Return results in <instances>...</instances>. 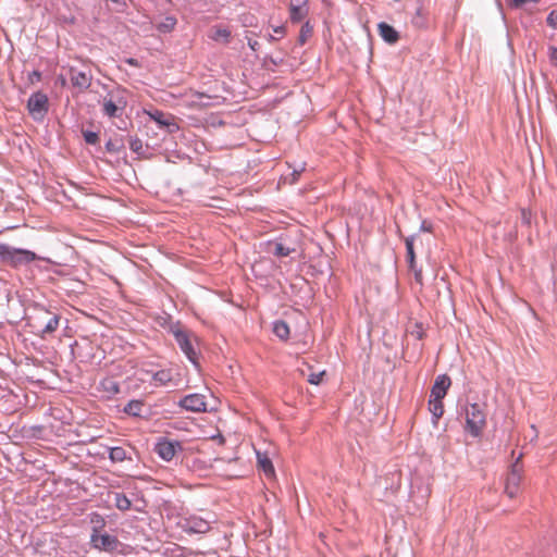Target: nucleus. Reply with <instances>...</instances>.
<instances>
[{
  "mask_svg": "<svg viewBox=\"0 0 557 557\" xmlns=\"http://www.w3.org/2000/svg\"><path fill=\"white\" fill-rule=\"evenodd\" d=\"M144 407H145V404L143 400L132 399L125 405L123 412H125L126 414H128L131 417L140 418V417H143Z\"/></svg>",
  "mask_w": 557,
  "mask_h": 557,
  "instance_id": "nucleus-22",
  "label": "nucleus"
},
{
  "mask_svg": "<svg viewBox=\"0 0 557 557\" xmlns=\"http://www.w3.org/2000/svg\"><path fill=\"white\" fill-rule=\"evenodd\" d=\"M269 40H271V41L276 40V37H274L273 35H270Z\"/></svg>",
  "mask_w": 557,
  "mask_h": 557,
  "instance_id": "nucleus-47",
  "label": "nucleus"
},
{
  "mask_svg": "<svg viewBox=\"0 0 557 557\" xmlns=\"http://www.w3.org/2000/svg\"><path fill=\"white\" fill-rule=\"evenodd\" d=\"M0 260L2 263L14 269L27 265L36 260L55 264V262H53L49 258L40 257L32 250L16 248L4 243H0Z\"/></svg>",
  "mask_w": 557,
  "mask_h": 557,
  "instance_id": "nucleus-1",
  "label": "nucleus"
},
{
  "mask_svg": "<svg viewBox=\"0 0 557 557\" xmlns=\"http://www.w3.org/2000/svg\"><path fill=\"white\" fill-rule=\"evenodd\" d=\"M127 107L126 90L115 88L102 100V113L109 119L121 117Z\"/></svg>",
  "mask_w": 557,
  "mask_h": 557,
  "instance_id": "nucleus-2",
  "label": "nucleus"
},
{
  "mask_svg": "<svg viewBox=\"0 0 557 557\" xmlns=\"http://www.w3.org/2000/svg\"><path fill=\"white\" fill-rule=\"evenodd\" d=\"M153 450L162 460L171 461L178 451H183V445L178 441L161 437L156 443Z\"/></svg>",
  "mask_w": 557,
  "mask_h": 557,
  "instance_id": "nucleus-10",
  "label": "nucleus"
},
{
  "mask_svg": "<svg viewBox=\"0 0 557 557\" xmlns=\"http://www.w3.org/2000/svg\"><path fill=\"white\" fill-rule=\"evenodd\" d=\"M429 13L423 7H418L414 15L411 18V24L416 28L424 29L429 26Z\"/></svg>",
  "mask_w": 557,
  "mask_h": 557,
  "instance_id": "nucleus-21",
  "label": "nucleus"
},
{
  "mask_svg": "<svg viewBox=\"0 0 557 557\" xmlns=\"http://www.w3.org/2000/svg\"><path fill=\"white\" fill-rule=\"evenodd\" d=\"M59 318L60 315H53L42 327L35 331V333L41 336L42 338L53 333L59 326Z\"/></svg>",
  "mask_w": 557,
  "mask_h": 557,
  "instance_id": "nucleus-24",
  "label": "nucleus"
},
{
  "mask_svg": "<svg viewBox=\"0 0 557 557\" xmlns=\"http://www.w3.org/2000/svg\"><path fill=\"white\" fill-rule=\"evenodd\" d=\"M540 0H511V5L515 8H520L527 2H539Z\"/></svg>",
  "mask_w": 557,
  "mask_h": 557,
  "instance_id": "nucleus-41",
  "label": "nucleus"
},
{
  "mask_svg": "<svg viewBox=\"0 0 557 557\" xmlns=\"http://www.w3.org/2000/svg\"><path fill=\"white\" fill-rule=\"evenodd\" d=\"M486 426V414L481 405L473 403L466 408L465 430L472 437H480Z\"/></svg>",
  "mask_w": 557,
  "mask_h": 557,
  "instance_id": "nucleus-3",
  "label": "nucleus"
},
{
  "mask_svg": "<svg viewBox=\"0 0 557 557\" xmlns=\"http://www.w3.org/2000/svg\"><path fill=\"white\" fill-rule=\"evenodd\" d=\"M548 58L552 65L557 67V47L550 46L548 48Z\"/></svg>",
  "mask_w": 557,
  "mask_h": 557,
  "instance_id": "nucleus-38",
  "label": "nucleus"
},
{
  "mask_svg": "<svg viewBox=\"0 0 557 557\" xmlns=\"http://www.w3.org/2000/svg\"><path fill=\"white\" fill-rule=\"evenodd\" d=\"M273 333L282 341H287L289 337V326L283 320L273 322Z\"/></svg>",
  "mask_w": 557,
  "mask_h": 557,
  "instance_id": "nucleus-25",
  "label": "nucleus"
},
{
  "mask_svg": "<svg viewBox=\"0 0 557 557\" xmlns=\"http://www.w3.org/2000/svg\"><path fill=\"white\" fill-rule=\"evenodd\" d=\"M257 456L259 467L263 470V472L267 475L274 473V468L270 458H268L265 455L262 456L260 453H258Z\"/></svg>",
  "mask_w": 557,
  "mask_h": 557,
  "instance_id": "nucleus-31",
  "label": "nucleus"
},
{
  "mask_svg": "<svg viewBox=\"0 0 557 557\" xmlns=\"http://www.w3.org/2000/svg\"><path fill=\"white\" fill-rule=\"evenodd\" d=\"M128 457H127L126 450L123 447L115 446V447H111L109 450V459L112 462H123Z\"/></svg>",
  "mask_w": 557,
  "mask_h": 557,
  "instance_id": "nucleus-29",
  "label": "nucleus"
},
{
  "mask_svg": "<svg viewBox=\"0 0 557 557\" xmlns=\"http://www.w3.org/2000/svg\"><path fill=\"white\" fill-rule=\"evenodd\" d=\"M90 544L94 548L107 553L116 552L122 545L115 535H111L106 532L99 534H90Z\"/></svg>",
  "mask_w": 557,
  "mask_h": 557,
  "instance_id": "nucleus-11",
  "label": "nucleus"
},
{
  "mask_svg": "<svg viewBox=\"0 0 557 557\" xmlns=\"http://www.w3.org/2000/svg\"><path fill=\"white\" fill-rule=\"evenodd\" d=\"M144 112L154 121L160 128H164L169 134H174L180 129V126L175 121V116L171 113H165L153 108L145 109Z\"/></svg>",
  "mask_w": 557,
  "mask_h": 557,
  "instance_id": "nucleus-8",
  "label": "nucleus"
},
{
  "mask_svg": "<svg viewBox=\"0 0 557 557\" xmlns=\"http://www.w3.org/2000/svg\"><path fill=\"white\" fill-rule=\"evenodd\" d=\"M410 271L413 272L414 282L422 286L423 285V277H422V270L417 268V264L414 263V268H409Z\"/></svg>",
  "mask_w": 557,
  "mask_h": 557,
  "instance_id": "nucleus-36",
  "label": "nucleus"
},
{
  "mask_svg": "<svg viewBox=\"0 0 557 557\" xmlns=\"http://www.w3.org/2000/svg\"><path fill=\"white\" fill-rule=\"evenodd\" d=\"M70 81L73 87L79 90H86L90 87L91 75L84 71H79L76 67H71Z\"/></svg>",
  "mask_w": 557,
  "mask_h": 557,
  "instance_id": "nucleus-14",
  "label": "nucleus"
},
{
  "mask_svg": "<svg viewBox=\"0 0 557 557\" xmlns=\"http://www.w3.org/2000/svg\"><path fill=\"white\" fill-rule=\"evenodd\" d=\"M304 171V166L300 170H294V175H299Z\"/></svg>",
  "mask_w": 557,
  "mask_h": 557,
  "instance_id": "nucleus-46",
  "label": "nucleus"
},
{
  "mask_svg": "<svg viewBox=\"0 0 557 557\" xmlns=\"http://www.w3.org/2000/svg\"><path fill=\"white\" fill-rule=\"evenodd\" d=\"M114 3H119L121 0H111Z\"/></svg>",
  "mask_w": 557,
  "mask_h": 557,
  "instance_id": "nucleus-49",
  "label": "nucleus"
},
{
  "mask_svg": "<svg viewBox=\"0 0 557 557\" xmlns=\"http://www.w3.org/2000/svg\"><path fill=\"white\" fill-rule=\"evenodd\" d=\"M450 385H451V380L447 374L437 375L433 383V386L431 388L430 397L443 399L446 396L447 391L450 387Z\"/></svg>",
  "mask_w": 557,
  "mask_h": 557,
  "instance_id": "nucleus-15",
  "label": "nucleus"
},
{
  "mask_svg": "<svg viewBox=\"0 0 557 557\" xmlns=\"http://www.w3.org/2000/svg\"><path fill=\"white\" fill-rule=\"evenodd\" d=\"M178 406L190 412H206L207 403L206 397L201 394H189L184 396L180 401Z\"/></svg>",
  "mask_w": 557,
  "mask_h": 557,
  "instance_id": "nucleus-12",
  "label": "nucleus"
},
{
  "mask_svg": "<svg viewBox=\"0 0 557 557\" xmlns=\"http://www.w3.org/2000/svg\"><path fill=\"white\" fill-rule=\"evenodd\" d=\"M88 518L91 527V534H99L104 532L107 521L102 515H100L97 511H94L88 515Z\"/></svg>",
  "mask_w": 557,
  "mask_h": 557,
  "instance_id": "nucleus-20",
  "label": "nucleus"
},
{
  "mask_svg": "<svg viewBox=\"0 0 557 557\" xmlns=\"http://www.w3.org/2000/svg\"><path fill=\"white\" fill-rule=\"evenodd\" d=\"M83 137L88 145H97L99 143V135L96 132L83 131Z\"/></svg>",
  "mask_w": 557,
  "mask_h": 557,
  "instance_id": "nucleus-33",
  "label": "nucleus"
},
{
  "mask_svg": "<svg viewBox=\"0 0 557 557\" xmlns=\"http://www.w3.org/2000/svg\"><path fill=\"white\" fill-rule=\"evenodd\" d=\"M129 149L139 157H144L147 150V148L144 147L141 139H139L138 137L129 139Z\"/></svg>",
  "mask_w": 557,
  "mask_h": 557,
  "instance_id": "nucleus-32",
  "label": "nucleus"
},
{
  "mask_svg": "<svg viewBox=\"0 0 557 557\" xmlns=\"http://www.w3.org/2000/svg\"><path fill=\"white\" fill-rule=\"evenodd\" d=\"M248 46L253 50L256 51L258 46H259V42L257 40H252V39H249L248 40Z\"/></svg>",
  "mask_w": 557,
  "mask_h": 557,
  "instance_id": "nucleus-44",
  "label": "nucleus"
},
{
  "mask_svg": "<svg viewBox=\"0 0 557 557\" xmlns=\"http://www.w3.org/2000/svg\"><path fill=\"white\" fill-rule=\"evenodd\" d=\"M521 455L516 459V461L511 465L510 471L506 478L505 482V493L509 498H513L517 496L519 492L520 482L522 480V465L520 462Z\"/></svg>",
  "mask_w": 557,
  "mask_h": 557,
  "instance_id": "nucleus-7",
  "label": "nucleus"
},
{
  "mask_svg": "<svg viewBox=\"0 0 557 557\" xmlns=\"http://www.w3.org/2000/svg\"><path fill=\"white\" fill-rule=\"evenodd\" d=\"M429 410L432 413L433 423L436 424L444 413L443 399L432 398L429 400Z\"/></svg>",
  "mask_w": 557,
  "mask_h": 557,
  "instance_id": "nucleus-23",
  "label": "nucleus"
},
{
  "mask_svg": "<svg viewBox=\"0 0 557 557\" xmlns=\"http://www.w3.org/2000/svg\"><path fill=\"white\" fill-rule=\"evenodd\" d=\"M27 109L35 121H41L49 110V100L47 95L41 91L34 92L28 98Z\"/></svg>",
  "mask_w": 557,
  "mask_h": 557,
  "instance_id": "nucleus-6",
  "label": "nucleus"
},
{
  "mask_svg": "<svg viewBox=\"0 0 557 557\" xmlns=\"http://www.w3.org/2000/svg\"><path fill=\"white\" fill-rule=\"evenodd\" d=\"M211 39L227 44L231 39V30L227 27L216 26L212 30Z\"/></svg>",
  "mask_w": 557,
  "mask_h": 557,
  "instance_id": "nucleus-27",
  "label": "nucleus"
},
{
  "mask_svg": "<svg viewBox=\"0 0 557 557\" xmlns=\"http://www.w3.org/2000/svg\"><path fill=\"white\" fill-rule=\"evenodd\" d=\"M28 79L30 83L40 82L41 73L39 71L35 70L28 74Z\"/></svg>",
  "mask_w": 557,
  "mask_h": 557,
  "instance_id": "nucleus-40",
  "label": "nucleus"
},
{
  "mask_svg": "<svg viewBox=\"0 0 557 557\" xmlns=\"http://www.w3.org/2000/svg\"><path fill=\"white\" fill-rule=\"evenodd\" d=\"M170 332L173 334L178 347L187 357V359L195 366H197L198 355L194 348L188 333L177 322L170 326Z\"/></svg>",
  "mask_w": 557,
  "mask_h": 557,
  "instance_id": "nucleus-4",
  "label": "nucleus"
},
{
  "mask_svg": "<svg viewBox=\"0 0 557 557\" xmlns=\"http://www.w3.org/2000/svg\"><path fill=\"white\" fill-rule=\"evenodd\" d=\"M268 252L273 253L276 257H287L295 251L294 247L285 246L283 243L277 240H270L267 243Z\"/></svg>",
  "mask_w": 557,
  "mask_h": 557,
  "instance_id": "nucleus-17",
  "label": "nucleus"
},
{
  "mask_svg": "<svg viewBox=\"0 0 557 557\" xmlns=\"http://www.w3.org/2000/svg\"><path fill=\"white\" fill-rule=\"evenodd\" d=\"M324 375V371L322 372H319V373H311L308 377V382L310 384H313V385H318L320 384V382L322 381V376Z\"/></svg>",
  "mask_w": 557,
  "mask_h": 557,
  "instance_id": "nucleus-39",
  "label": "nucleus"
},
{
  "mask_svg": "<svg viewBox=\"0 0 557 557\" xmlns=\"http://www.w3.org/2000/svg\"><path fill=\"white\" fill-rule=\"evenodd\" d=\"M180 528L188 534H205L210 531L211 525L207 519L191 515L178 521Z\"/></svg>",
  "mask_w": 557,
  "mask_h": 557,
  "instance_id": "nucleus-9",
  "label": "nucleus"
},
{
  "mask_svg": "<svg viewBox=\"0 0 557 557\" xmlns=\"http://www.w3.org/2000/svg\"><path fill=\"white\" fill-rule=\"evenodd\" d=\"M313 33V27L310 24L309 21L305 22L300 28L299 36H298V42L300 46L305 45L308 40V38L311 37Z\"/></svg>",
  "mask_w": 557,
  "mask_h": 557,
  "instance_id": "nucleus-30",
  "label": "nucleus"
},
{
  "mask_svg": "<svg viewBox=\"0 0 557 557\" xmlns=\"http://www.w3.org/2000/svg\"><path fill=\"white\" fill-rule=\"evenodd\" d=\"M414 239H416L414 235L409 236L405 239L407 262H408L409 268H414V263H416V253H414V248H413Z\"/></svg>",
  "mask_w": 557,
  "mask_h": 557,
  "instance_id": "nucleus-28",
  "label": "nucleus"
},
{
  "mask_svg": "<svg viewBox=\"0 0 557 557\" xmlns=\"http://www.w3.org/2000/svg\"><path fill=\"white\" fill-rule=\"evenodd\" d=\"M420 230L423 232H431V225H429L425 221L421 223Z\"/></svg>",
  "mask_w": 557,
  "mask_h": 557,
  "instance_id": "nucleus-45",
  "label": "nucleus"
},
{
  "mask_svg": "<svg viewBox=\"0 0 557 557\" xmlns=\"http://www.w3.org/2000/svg\"><path fill=\"white\" fill-rule=\"evenodd\" d=\"M99 391L104 393V396L111 398L120 393V384L113 377H104L99 382Z\"/></svg>",
  "mask_w": 557,
  "mask_h": 557,
  "instance_id": "nucleus-18",
  "label": "nucleus"
},
{
  "mask_svg": "<svg viewBox=\"0 0 557 557\" xmlns=\"http://www.w3.org/2000/svg\"><path fill=\"white\" fill-rule=\"evenodd\" d=\"M546 23L553 28H557V11H552L546 17Z\"/></svg>",
  "mask_w": 557,
  "mask_h": 557,
  "instance_id": "nucleus-37",
  "label": "nucleus"
},
{
  "mask_svg": "<svg viewBox=\"0 0 557 557\" xmlns=\"http://www.w3.org/2000/svg\"><path fill=\"white\" fill-rule=\"evenodd\" d=\"M521 223L525 226H531L532 224V213L530 210L523 208L521 209Z\"/></svg>",
  "mask_w": 557,
  "mask_h": 557,
  "instance_id": "nucleus-34",
  "label": "nucleus"
},
{
  "mask_svg": "<svg viewBox=\"0 0 557 557\" xmlns=\"http://www.w3.org/2000/svg\"><path fill=\"white\" fill-rule=\"evenodd\" d=\"M410 334L417 339H422L425 335L422 324L416 323L413 330L410 331Z\"/></svg>",
  "mask_w": 557,
  "mask_h": 557,
  "instance_id": "nucleus-35",
  "label": "nucleus"
},
{
  "mask_svg": "<svg viewBox=\"0 0 557 557\" xmlns=\"http://www.w3.org/2000/svg\"><path fill=\"white\" fill-rule=\"evenodd\" d=\"M109 497L112 498L114 506L120 511H127L132 508V500L121 492H110Z\"/></svg>",
  "mask_w": 557,
  "mask_h": 557,
  "instance_id": "nucleus-19",
  "label": "nucleus"
},
{
  "mask_svg": "<svg viewBox=\"0 0 557 557\" xmlns=\"http://www.w3.org/2000/svg\"><path fill=\"white\" fill-rule=\"evenodd\" d=\"M107 148H108V150H111V144L110 143L107 144Z\"/></svg>",
  "mask_w": 557,
  "mask_h": 557,
  "instance_id": "nucleus-48",
  "label": "nucleus"
},
{
  "mask_svg": "<svg viewBox=\"0 0 557 557\" xmlns=\"http://www.w3.org/2000/svg\"><path fill=\"white\" fill-rule=\"evenodd\" d=\"M125 62L128 64V65H132V66H139V62L137 59H134V58H128L125 60Z\"/></svg>",
  "mask_w": 557,
  "mask_h": 557,
  "instance_id": "nucleus-43",
  "label": "nucleus"
},
{
  "mask_svg": "<svg viewBox=\"0 0 557 557\" xmlns=\"http://www.w3.org/2000/svg\"><path fill=\"white\" fill-rule=\"evenodd\" d=\"M309 14V0L289 1V20L297 24L302 22Z\"/></svg>",
  "mask_w": 557,
  "mask_h": 557,
  "instance_id": "nucleus-13",
  "label": "nucleus"
},
{
  "mask_svg": "<svg viewBox=\"0 0 557 557\" xmlns=\"http://www.w3.org/2000/svg\"><path fill=\"white\" fill-rule=\"evenodd\" d=\"M147 374H151L149 383L154 387H175L180 380L178 374L173 368L160 369L157 371L146 370Z\"/></svg>",
  "mask_w": 557,
  "mask_h": 557,
  "instance_id": "nucleus-5",
  "label": "nucleus"
},
{
  "mask_svg": "<svg viewBox=\"0 0 557 557\" xmlns=\"http://www.w3.org/2000/svg\"><path fill=\"white\" fill-rule=\"evenodd\" d=\"M377 28H379L380 36L387 44L393 45V44H396L398 41V39H399L398 32L393 26H391L389 24H387L385 22H381L377 25Z\"/></svg>",
  "mask_w": 557,
  "mask_h": 557,
  "instance_id": "nucleus-16",
  "label": "nucleus"
},
{
  "mask_svg": "<svg viewBox=\"0 0 557 557\" xmlns=\"http://www.w3.org/2000/svg\"><path fill=\"white\" fill-rule=\"evenodd\" d=\"M273 32H274V34L283 37L285 35L286 28H285V26L281 25V26L274 27Z\"/></svg>",
  "mask_w": 557,
  "mask_h": 557,
  "instance_id": "nucleus-42",
  "label": "nucleus"
},
{
  "mask_svg": "<svg viewBox=\"0 0 557 557\" xmlns=\"http://www.w3.org/2000/svg\"><path fill=\"white\" fill-rule=\"evenodd\" d=\"M177 24V20L173 15L165 16L160 23L157 24V30L163 34L172 32Z\"/></svg>",
  "mask_w": 557,
  "mask_h": 557,
  "instance_id": "nucleus-26",
  "label": "nucleus"
}]
</instances>
